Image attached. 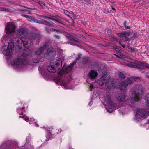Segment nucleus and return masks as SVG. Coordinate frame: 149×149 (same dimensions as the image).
<instances>
[{"label":"nucleus","mask_w":149,"mask_h":149,"mask_svg":"<svg viewBox=\"0 0 149 149\" xmlns=\"http://www.w3.org/2000/svg\"><path fill=\"white\" fill-rule=\"evenodd\" d=\"M26 32V30L24 29L19 28L17 31L18 37L16 38L15 40H13V42L12 45L13 46L9 44H8L7 46L4 45L2 49L3 54L6 56H10L15 44H16V46L19 49L22 48L23 46L25 48H26L27 50L28 47H30L31 45H32L33 40H36L37 38L36 37H33L31 34L29 35L28 37H26L24 38Z\"/></svg>","instance_id":"1"},{"label":"nucleus","mask_w":149,"mask_h":149,"mask_svg":"<svg viewBox=\"0 0 149 149\" xmlns=\"http://www.w3.org/2000/svg\"><path fill=\"white\" fill-rule=\"evenodd\" d=\"M81 55L79 54L78 57L77 58L75 61H74L71 65L66 68L65 65H64L62 70L58 72L57 78L56 79V83L62 86H63L65 88H68L66 86L69 84L70 80H71V77L68 75L65 76L63 74L70 72L72 69V67L76 63V61L79 59Z\"/></svg>","instance_id":"2"},{"label":"nucleus","mask_w":149,"mask_h":149,"mask_svg":"<svg viewBox=\"0 0 149 149\" xmlns=\"http://www.w3.org/2000/svg\"><path fill=\"white\" fill-rule=\"evenodd\" d=\"M25 50L27 52L21 56L19 57L18 58L13 59L11 62L13 68L16 70L21 68L24 65L28 64L29 61L27 57L25 56H28L30 51L29 50H26V49H25Z\"/></svg>","instance_id":"3"},{"label":"nucleus","mask_w":149,"mask_h":149,"mask_svg":"<svg viewBox=\"0 0 149 149\" xmlns=\"http://www.w3.org/2000/svg\"><path fill=\"white\" fill-rule=\"evenodd\" d=\"M144 89L141 85H136L134 90L132 89L131 91V101L133 102L139 101L142 97V93Z\"/></svg>","instance_id":"4"},{"label":"nucleus","mask_w":149,"mask_h":149,"mask_svg":"<svg viewBox=\"0 0 149 149\" xmlns=\"http://www.w3.org/2000/svg\"><path fill=\"white\" fill-rule=\"evenodd\" d=\"M51 44V42H47L45 44L43 47H41L38 48L37 50L35 52V55L38 56V58H33L32 60L33 62L35 63H37L39 62L44 61V60L42 58H40V59H39V58H40L39 55L40 54L42 55V54H44V56L45 57V54L44 53V51L46 48L49 46L48 45H50Z\"/></svg>","instance_id":"5"},{"label":"nucleus","mask_w":149,"mask_h":149,"mask_svg":"<svg viewBox=\"0 0 149 149\" xmlns=\"http://www.w3.org/2000/svg\"><path fill=\"white\" fill-rule=\"evenodd\" d=\"M104 103L107 106L105 109L109 113H111L116 109V104L112 101L111 97L109 95H106L104 97Z\"/></svg>","instance_id":"6"},{"label":"nucleus","mask_w":149,"mask_h":149,"mask_svg":"<svg viewBox=\"0 0 149 149\" xmlns=\"http://www.w3.org/2000/svg\"><path fill=\"white\" fill-rule=\"evenodd\" d=\"M54 63L48 66L47 69L49 72L54 73L59 70L62 67V61L58 58L54 60Z\"/></svg>","instance_id":"7"},{"label":"nucleus","mask_w":149,"mask_h":149,"mask_svg":"<svg viewBox=\"0 0 149 149\" xmlns=\"http://www.w3.org/2000/svg\"><path fill=\"white\" fill-rule=\"evenodd\" d=\"M148 116H149V109L146 110L143 109L137 110L136 114V117L141 120L146 118V117Z\"/></svg>","instance_id":"8"},{"label":"nucleus","mask_w":149,"mask_h":149,"mask_svg":"<svg viewBox=\"0 0 149 149\" xmlns=\"http://www.w3.org/2000/svg\"><path fill=\"white\" fill-rule=\"evenodd\" d=\"M109 77L103 75L100 79L98 81V83L100 85L102 86H106L109 83Z\"/></svg>","instance_id":"9"},{"label":"nucleus","mask_w":149,"mask_h":149,"mask_svg":"<svg viewBox=\"0 0 149 149\" xmlns=\"http://www.w3.org/2000/svg\"><path fill=\"white\" fill-rule=\"evenodd\" d=\"M115 97L118 100L125 102L128 100V98L123 93H117L115 95Z\"/></svg>","instance_id":"10"},{"label":"nucleus","mask_w":149,"mask_h":149,"mask_svg":"<svg viewBox=\"0 0 149 149\" xmlns=\"http://www.w3.org/2000/svg\"><path fill=\"white\" fill-rule=\"evenodd\" d=\"M15 29V26L12 24H8L5 27V30L7 32L11 33L14 32Z\"/></svg>","instance_id":"11"},{"label":"nucleus","mask_w":149,"mask_h":149,"mask_svg":"<svg viewBox=\"0 0 149 149\" xmlns=\"http://www.w3.org/2000/svg\"><path fill=\"white\" fill-rule=\"evenodd\" d=\"M118 36L121 38L122 40L125 41H127L128 40V37L130 35V32H124L118 34Z\"/></svg>","instance_id":"12"},{"label":"nucleus","mask_w":149,"mask_h":149,"mask_svg":"<svg viewBox=\"0 0 149 149\" xmlns=\"http://www.w3.org/2000/svg\"><path fill=\"white\" fill-rule=\"evenodd\" d=\"M20 117L23 118L24 120L27 122L29 121L30 124H32L33 122H34V123H35V122H34L35 121V120L33 118H31L29 120V118L25 115L20 116Z\"/></svg>","instance_id":"13"},{"label":"nucleus","mask_w":149,"mask_h":149,"mask_svg":"<svg viewBox=\"0 0 149 149\" xmlns=\"http://www.w3.org/2000/svg\"><path fill=\"white\" fill-rule=\"evenodd\" d=\"M98 75L97 72L95 70H92L89 73L88 76L91 79H95Z\"/></svg>","instance_id":"14"},{"label":"nucleus","mask_w":149,"mask_h":149,"mask_svg":"<svg viewBox=\"0 0 149 149\" xmlns=\"http://www.w3.org/2000/svg\"><path fill=\"white\" fill-rule=\"evenodd\" d=\"M133 60L131 59V67L136 68L139 69H143V68L141 67L140 63L139 64L137 63H134L133 62Z\"/></svg>","instance_id":"15"},{"label":"nucleus","mask_w":149,"mask_h":149,"mask_svg":"<svg viewBox=\"0 0 149 149\" xmlns=\"http://www.w3.org/2000/svg\"><path fill=\"white\" fill-rule=\"evenodd\" d=\"M118 80L116 79L114 80L111 83V88H118L119 87V85L118 82Z\"/></svg>","instance_id":"16"},{"label":"nucleus","mask_w":149,"mask_h":149,"mask_svg":"<svg viewBox=\"0 0 149 149\" xmlns=\"http://www.w3.org/2000/svg\"><path fill=\"white\" fill-rule=\"evenodd\" d=\"M55 50L53 48H48L47 49V52L46 53L45 55H47L48 54H51L52 53L54 54L55 52Z\"/></svg>","instance_id":"17"},{"label":"nucleus","mask_w":149,"mask_h":149,"mask_svg":"<svg viewBox=\"0 0 149 149\" xmlns=\"http://www.w3.org/2000/svg\"><path fill=\"white\" fill-rule=\"evenodd\" d=\"M50 31L51 32H56L58 33H63L64 31L61 30L56 29L54 28H51L50 29Z\"/></svg>","instance_id":"18"},{"label":"nucleus","mask_w":149,"mask_h":149,"mask_svg":"<svg viewBox=\"0 0 149 149\" xmlns=\"http://www.w3.org/2000/svg\"><path fill=\"white\" fill-rule=\"evenodd\" d=\"M144 99L146 101V105L149 106V93H147L146 96H145Z\"/></svg>","instance_id":"19"},{"label":"nucleus","mask_w":149,"mask_h":149,"mask_svg":"<svg viewBox=\"0 0 149 149\" xmlns=\"http://www.w3.org/2000/svg\"><path fill=\"white\" fill-rule=\"evenodd\" d=\"M140 64L141 67L143 66V67H146L147 68L149 69V64L146 63L140 62Z\"/></svg>","instance_id":"20"},{"label":"nucleus","mask_w":149,"mask_h":149,"mask_svg":"<svg viewBox=\"0 0 149 149\" xmlns=\"http://www.w3.org/2000/svg\"><path fill=\"white\" fill-rule=\"evenodd\" d=\"M131 79L137 82H139L140 81V78L137 77H131Z\"/></svg>","instance_id":"21"},{"label":"nucleus","mask_w":149,"mask_h":149,"mask_svg":"<svg viewBox=\"0 0 149 149\" xmlns=\"http://www.w3.org/2000/svg\"><path fill=\"white\" fill-rule=\"evenodd\" d=\"M67 38L69 40H70L73 41L74 42H78V43H79V41L77 40L72 38L70 36H67Z\"/></svg>","instance_id":"22"},{"label":"nucleus","mask_w":149,"mask_h":149,"mask_svg":"<svg viewBox=\"0 0 149 149\" xmlns=\"http://www.w3.org/2000/svg\"><path fill=\"white\" fill-rule=\"evenodd\" d=\"M38 3L40 5V6L43 8H45L46 7V4L44 2L41 1H39Z\"/></svg>","instance_id":"23"},{"label":"nucleus","mask_w":149,"mask_h":149,"mask_svg":"<svg viewBox=\"0 0 149 149\" xmlns=\"http://www.w3.org/2000/svg\"><path fill=\"white\" fill-rule=\"evenodd\" d=\"M119 77L121 79H123L125 77V76H124V74L122 72H120L118 74Z\"/></svg>","instance_id":"24"},{"label":"nucleus","mask_w":149,"mask_h":149,"mask_svg":"<svg viewBox=\"0 0 149 149\" xmlns=\"http://www.w3.org/2000/svg\"><path fill=\"white\" fill-rule=\"evenodd\" d=\"M64 13L65 14L67 15L69 17L72 18V17H71V16L69 14V13L67 10H65L64 11Z\"/></svg>","instance_id":"25"},{"label":"nucleus","mask_w":149,"mask_h":149,"mask_svg":"<svg viewBox=\"0 0 149 149\" xmlns=\"http://www.w3.org/2000/svg\"><path fill=\"white\" fill-rule=\"evenodd\" d=\"M46 138L48 139H51V134L50 133H48L47 135L46 136Z\"/></svg>","instance_id":"26"},{"label":"nucleus","mask_w":149,"mask_h":149,"mask_svg":"<svg viewBox=\"0 0 149 149\" xmlns=\"http://www.w3.org/2000/svg\"><path fill=\"white\" fill-rule=\"evenodd\" d=\"M144 126L146 127L147 129H149V120L147 123L144 124Z\"/></svg>","instance_id":"27"},{"label":"nucleus","mask_w":149,"mask_h":149,"mask_svg":"<svg viewBox=\"0 0 149 149\" xmlns=\"http://www.w3.org/2000/svg\"><path fill=\"white\" fill-rule=\"evenodd\" d=\"M126 60L124 61L125 63V65L130 67V62H128L127 63H126Z\"/></svg>","instance_id":"28"},{"label":"nucleus","mask_w":149,"mask_h":149,"mask_svg":"<svg viewBox=\"0 0 149 149\" xmlns=\"http://www.w3.org/2000/svg\"><path fill=\"white\" fill-rule=\"evenodd\" d=\"M123 25L124 26L125 28L128 29H129L130 28V26L127 25V22H126V21H125L124 22Z\"/></svg>","instance_id":"29"},{"label":"nucleus","mask_w":149,"mask_h":149,"mask_svg":"<svg viewBox=\"0 0 149 149\" xmlns=\"http://www.w3.org/2000/svg\"><path fill=\"white\" fill-rule=\"evenodd\" d=\"M1 10L6 11H8V10L7 8L5 7H2L1 8Z\"/></svg>","instance_id":"30"},{"label":"nucleus","mask_w":149,"mask_h":149,"mask_svg":"<svg viewBox=\"0 0 149 149\" xmlns=\"http://www.w3.org/2000/svg\"><path fill=\"white\" fill-rule=\"evenodd\" d=\"M138 37V34L137 33H134L132 36V38H136Z\"/></svg>","instance_id":"31"},{"label":"nucleus","mask_w":149,"mask_h":149,"mask_svg":"<svg viewBox=\"0 0 149 149\" xmlns=\"http://www.w3.org/2000/svg\"><path fill=\"white\" fill-rule=\"evenodd\" d=\"M44 22H45V24L43 23V24H44L46 25H49V26L51 25L50 24L49 22H48L46 21H44Z\"/></svg>","instance_id":"32"},{"label":"nucleus","mask_w":149,"mask_h":149,"mask_svg":"<svg viewBox=\"0 0 149 149\" xmlns=\"http://www.w3.org/2000/svg\"><path fill=\"white\" fill-rule=\"evenodd\" d=\"M50 19L52 20H53L54 21H56V22H57L59 23H60L59 21H58V20H57L56 19H54V18H52L50 17Z\"/></svg>","instance_id":"33"},{"label":"nucleus","mask_w":149,"mask_h":149,"mask_svg":"<svg viewBox=\"0 0 149 149\" xmlns=\"http://www.w3.org/2000/svg\"><path fill=\"white\" fill-rule=\"evenodd\" d=\"M130 78H128V81H127V85L128 84H129L130 83Z\"/></svg>","instance_id":"34"},{"label":"nucleus","mask_w":149,"mask_h":149,"mask_svg":"<svg viewBox=\"0 0 149 149\" xmlns=\"http://www.w3.org/2000/svg\"><path fill=\"white\" fill-rule=\"evenodd\" d=\"M57 39H60V36L59 35H55L54 36Z\"/></svg>","instance_id":"35"},{"label":"nucleus","mask_w":149,"mask_h":149,"mask_svg":"<svg viewBox=\"0 0 149 149\" xmlns=\"http://www.w3.org/2000/svg\"><path fill=\"white\" fill-rule=\"evenodd\" d=\"M45 17L43 18L45 19H47L49 20H50V17L46 16H45Z\"/></svg>","instance_id":"36"},{"label":"nucleus","mask_w":149,"mask_h":149,"mask_svg":"<svg viewBox=\"0 0 149 149\" xmlns=\"http://www.w3.org/2000/svg\"><path fill=\"white\" fill-rule=\"evenodd\" d=\"M22 16L26 17V18H29V16L28 15H27L25 14H23L22 15Z\"/></svg>","instance_id":"37"},{"label":"nucleus","mask_w":149,"mask_h":149,"mask_svg":"<svg viewBox=\"0 0 149 149\" xmlns=\"http://www.w3.org/2000/svg\"><path fill=\"white\" fill-rule=\"evenodd\" d=\"M93 88V85H91L90 86V91H91L92 90L91 89L92 88Z\"/></svg>","instance_id":"38"},{"label":"nucleus","mask_w":149,"mask_h":149,"mask_svg":"<svg viewBox=\"0 0 149 149\" xmlns=\"http://www.w3.org/2000/svg\"><path fill=\"white\" fill-rule=\"evenodd\" d=\"M24 107H23L22 109V111H21V113L22 114H23V113L25 112V110H24Z\"/></svg>","instance_id":"39"},{"label":"nucleus","mask_w":149,"mask_h":149,"mask_svg":"<svg viewBox=\"0 0 149 149\" xmlns=\"http://www.w3.org/2000/svg\"><path fill=\"white\" fill-rule=\"evenodd\" d=\"M93 102L92 101H90L88 104V105L91 106L92 104L93 103Z\"/></svg>","instance_id":"40"},{"label":"nucleus","mask_w":149,"mask_h":149,"mask_svg":"<svg viewBox=\"0 0 149 149\" xmlns=\"http://www.w3.org/2000/svg\"><path fill=\"white\" fill-rule=\"evenodd\" d=\"M146 77L149 79V74H147L145 75Z\"/></svg>","instance_id":"41"},{"label":"nucleus","mask_w":149,"mask_h":149,"mask_svg":"<svg viewBox=\"0 0 149 149\" xmlns=\"http://www.w3.org/2000/svg\"><path fill=\"white\" fill-rule=\"evenodd\" d=\"M71 14L72 16H73V17H75L76 15H75L74 14V13H71Z\"/></svg>","instance_id":"42"},{"label":"nucleus","mask_w":149,"mask_h":149,"mask_svg":"<svg viewBox=\"0 0 149 149\" xmlns=\"http://www.w3.org/2000/svg\"><path fill=\"white\" fill-rule=\"evenodd\" d=\"M31 136H28V137L26 138V140H27L28 141L29 140V139H31Z\"/></svg>","instance_id":"43"},{"label":"nucleus","mask_w":149,"mask_h":149,"mask_svg":"<svg viewBox=\"0 0 149 149\" xmlns=\"http://www.w3.org/2000/svg\"><path fill=\"white\" fill-rule=\"evenodd\" d=\"M121 40H122L120 39L119 41V43L120 45L121 44Z\"/></svg>","instance_id":"44"},{"label":"nucleus","mask_w":149,"mask_h":149,"mask_svg":"<svg viewBox=\"0 0 149 149\" xmlns=\"http://www.w3.org/2000/svg\"><path fill=\"white\" fill-rule=\"evenodd\" d=\"M39 16L40 17H42V18H44V17H45V16H44L43 15H39Z\"/></svg>","instance_id":"45"},{"label":"nucleus","mask_w":149,"mask_h":149,"mask_svg":"<svg viewBox=\"0 0 149 149\" xmlns=\"http://www.w3.org/2000/svg\"><path fill=\"white\" fill-rule=\"evenodd\" d=\"M122 46L123 47V48H125L126 47L125 45H122Z\"/></svg>","instance_id":"46"},{"label":"nucleus","mask_w":149,"mask_h":149,"mask_svg":"<svg viewBox=\"0 0 149 149\" xmlns=\"http://www.w3.org/2000/svg\"><path fill=\"white\" fill-rule=\"evenodd\" d=\"M40 42V40L39 39H38L37 40V43H39Z\"/></svg>","instance_id":"47"},{"label":"nucleus","mask_w":149,"mask_h":149,"mask_svg":"<svg viewBox=\"0 0 149 149\" xmlns=\"http://www.w3.org/2000/svg\"><path fill=\"white\" fill-rule=\"evenodd\" d=\"M71 44L73 45H76V46H78V45H77V44H76V43H74V44H72V43H71Z\"/></svg>","instance_id":"48"},{"label":"nucleus","mask_w":149,"mask_h":149,"mask_svg":"<svg viewBox=\"0 0 149 149\" xmlns=\"http://www.w3.org/2000/svg\"><path fill=\"white\" fill-rule=\"evenodd\" d=\"M107 88H108V89H110V88L109 86H107Z\"/></svg>","instance_id":"49"},{"label":"nucleus","mask_w":149,"mask_h":149,"mask_svg":"<svg viewBox=\"0 0 149 149\" xmlns=\"http://www.w3.org/2000/svg\"><path fill=\"white\" fill-rule=\"evenodd\" d=\"M131 52H132V51H133V50H134L133 49H132V48H131Z\"/></svg>","instance_id":"50"},{"label":"nucleus","mask_w":149,"mask_h":149,"mask_svg":"<svg viewBox=\"0 0 149 149\" xmlns=\"http://www.w3.org/2000/svg\"><path fill=\"white\" fill-rule=\"evenodd\" d=\"M112 9H113V10H115V8L114 7H112Z\"/></svg>","instance_id":"51"},{"label":"nucleus","mask_w":149,"mask_h":149,"mask_svg":"<svg viewBox=\"0 0 149 149\" xmlns=\"http://www.w3.org/2000/svg\"><path fill=\"white\" fill-rule=\"evenodd\" d=\"M120 60H121V61H124L123 59L121 58H120Z\"/></svg>","instance_id":"52"},{"label":"nucleus","mask_w":149,"mask_h":149,"mask_svg":"<svg viewBox=\"0 0 149 149\" xmlns=\"http://www.w3.org/2000/svg\"><path fill=\"white\" fill-rule=\"evenodd\" d=\"M125 86H127V85H126V83L125 82Z\"/></svg>","instance_id":"53"},{"label":"nucleus","mask_w":149,"mask_h":149,"mask_svg":"<svg viewBox=\"0 0 149 149\" xmlns=\"http://www.w3.org/2000/svg\"><path fill=\"white\" fill-rule=\"evenodd\" d=\"M40 23H41V24H42V23H40Z\"/></svg>","instance_id":"54"}]
</instances>
